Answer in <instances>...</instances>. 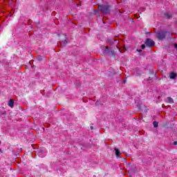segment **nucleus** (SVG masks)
<instances>
[{
	"label": "nucleus",
	"instance_id": "14",
	"mask_svg": "<svg viewBox=\"0 0 177 177\" xmlns=\"http://www.w3.org/2000/svg\"><path fill=\"white\" fill-rule=\"evenodd\" d=\"M1 115L6 116V111H4L3 113H1Z\"/></svg>",
	"mask_w": 177,
	"mask_h": 177
},
{
	"label": "nucleus",
	"instance_id": "5",
	"mask_svg": "<svg viewBox=\"0 0 177 177\" xmlns=\"http://www.w3.org/2000/svg\"><path fill=\"white\" fill-rule=\"evenodd\" d=\"M115 154L116 157H120V156H121V152H120V150H118V149L115 148Z\"/></svg>",
	"mask_w": 177,
	"mask_h": 177
},
{
	"label": "nucleus",
	"instance_id": "8",
	"mask_svg": "<svg viewBox=\"0 0 177 177\" xmlns=\"http://www.w3.org/2000/svg\"><path fill=\"white\" fill-rule=\"evenodd\" d=\"M167 102L168 103H170V104H172V103H174V99H172V97H167Z\"/></svg>",
	"mask_w": 177,
	"mask_h": 177
},
{
	"label": "nucleus",
	"instance_id": "15",
	"mask_svg": "<svg viewBox=\"0 0 177 177\" xmlns=\"http://www.w3.org/2000/svg\"><path fill=\"white\" fill-rule=\"evenodd\" d=\"M141 48H142V49H145V48H146V45L142 44V45L141 46Z\"/></svg>",
	"mask_w": 177,
	"mask_h": 177
},
{
	"label": "nucleus",
	"instance_id": "1",
	"mask_svg": "<svg viewBox=\"0 0 177 177\" xmlns=\"http://www.w3.org/2000/svg\"><path fill=\"white\" fill-rule=\"evenodd\" d=\"M98 9L103 13V15H107V13L110 12V6L109 5H99Z\"/></svg>",
	"mask_w": 177,
	"mask_h": 177
},
{
	"label": "nucleus",
	"instance_id": "7",
	"mask_svg": "<svg viewBox=\"0 0 177 177\" xmlns=\"http://www.w3.org/2000/svg\"><path fill=\"white\" fill-rule=\"evenodd\" d=\"M172 17V15L169 13H165V19H171Z\"/></svg>",
	"mask_w": 177,
	"mask_h": 177
},
{
	"label": "nucleus",
	"instance_id": "4",
	"mask_svg": "<svg viewBox=\"0 0 177 177\" xmlns=\"http://www.w3.org/2000/svg\"><path fill=\"white\" fill-rule=\"evenodd\" d=\"M169 78L170 80H175L176 78V73L174 72L170 73Z\"/></svg>",
	"mask_w": 177,
	"mask_h": 177
},
{
	"label": "nucleus",
	"instance_id": "2",
	"mask_svg": "<svg viewBox=\"0 0 177 177\" xmlns=\"http://www.w3.org/2000/svg\"><path fill=\"white\" fill-rule=\"evenodd\" d=\"M168 32H162V31H158L156 32V38L158 39L159 41H164L165 39V37H167V34Z\"/></svg>",
	"mask_w": 177,
	"mask_h": 177
},
{
	"label": "nucleus",
	"instance_id": "11",
	"mask_svg": "<svg viewBox=\"0 0 177 177\" xmlns=\"http://www.w3.org/2000/svg\"><path fill=\"white\" fill-rule=\"evenodd\" d=\"M111 50H109V49H108V50H104V53H105L106 55H109Z\"/></svg>",
	"mask_w": 177,
	"mask_h": 177
},
{
	"label": "nucleus",
	"instance_id": "13",
	"mask_svg": "<svg viewBox=\"0 0 177 177\" xmlns=\"http://www.w3.org/2000/svg\"><path fill=\"white\" fill-rule=\"evenodd\" d=\"M62 46H64V45H67V41L64 40L63 43H62Z\"/></svg>",
	"mask_w": 177,
	"mask_h": 177
},
{
	"label": "nucleus",
	"instance_id": "18",
	"mask_svg": "<svg viewBox=\"0 0 177 177\" xmlns=\"http://www.w3.org/2000/svg\"><path fill=\"white\" fill-rule=\"evenodd\" d=\"M91 129H93V126H91Z\"/></svg>",
	"mask_w": 177,
	"mask_h": 177
},
{
	"label": "nucleus",
	"instance_id": "17",
	"mask_svg": "<svg viewBox=\"0 0 177 177\" xmlns=\"http://www.w3.org/2000/svg\"><path fill=\"white\" fill-rule=\"evenodd\" d=\"M174 145L175 146H176V145H177V141H174Z\"/></svg>",
	"mask_w": 177,
	"mask_h": 177
},
{
	"label": "nucleus",
	"instance_id": "9",
	"mask_svg": "<svg viewBox=\"0 0 177 177\" xmlns=\"http://www.w3.org/2000/svg\"><path fill=\"white\" fill-rule=\"evenodd\" d=\"M15 104V101L13 100H10L8 103V106L10 107H12Z\"/></svg>",
	"mask_w": 177,
	"mask_h": 177
},
{
	"label": "nucleus",
	"instance_id": "19",
	"mask_svg": "<svg viewBox=\"0 0 177 177\" xmlns=\"http://www.w3.org/2000/svg\"><path fill=\"white\" fill-rule=\"evenodd\" d=\"M138 52H142V50H137Z\"/></svg>",
	"mask_w": 177,
	"mask_h": 177
},
{
	"label": "nucleus",
	"instance_id": "12",
	"mask_svg": "<svg viewBox=\"0 0 177 177\" xmlns=\"http://www.w3.org/2000/svg\"><path fill=\"white\" fill-rule=\"evenodd\" d=\"M37 59L39 60V62H41L42 60L43 57L41 55H38Z\"/></svg>",
	"mask_w": 177,
	"mask_h": 177
},
{
	"label": "nucleus",
	"instance_id": "6",
	"mask_svg": "<svg viewBox=\"0 0 177 177\" xmlns=\"http://www.w3.org/2000/svg\"><path fill=\"white\" fill-rule=\"evenodd\" d=\"M109 55H110V56H112V57H115V51L114 50H111Z\"/></svg>",
	"mask_w": 177,
	"mask_h": 177
},
{
	"label": "nucleus",
	"instance_id": "3",
	"mask_svg": "<svg viewBox=\"0 0 177 177\" xmlns=\"http://www.w3.org/2000/svg\"><path fill=\"white\" fill-rule=\"evenodd\" d=\"M145 45H146V46H148L149 48H153V46H154V45H156V42H154V41H153V39L148 38L145 41Z\"/></svg>",
	"mask_w": 177,
	"mask_h": 177
},
{
	"label": "nucleus",
	"instance_id": "10",
	"mask_svg": "<svg viewBox=\"0 0 177 177\" xmlns=\"http://www.w3.org/2000/svg\"><path fill=\"white\" fill-rule=\"evenodd\" d=\"M153 125L154 128H157L158 127V122H157L156 121H154L153 122Z\"/></svg>",
	"mask_w": 177,
	"mask_h": 177
},
{
	"label": "nucleus",
	"instance_id": "16",
	"mask_svg": "<svg viewBox=\"0 0 177 177\" xmlns=\"http://www.w3.org/2000/svg\"><path fill=\"white\" fill-rule=\"evenodd\" d=\"M109 50V46H105V50Z\"/></svg>",
	"mask_w": 177,
	"mask_h": 177
}]
</instances>
